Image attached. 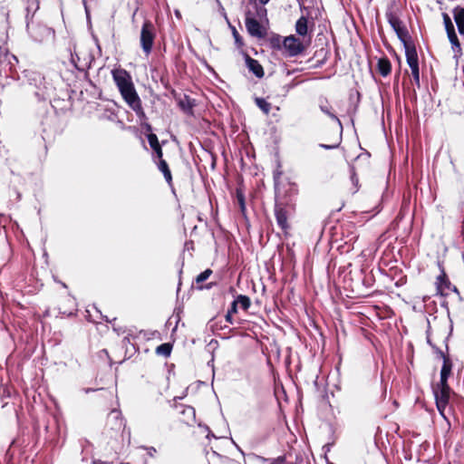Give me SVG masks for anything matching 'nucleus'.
Listing matches in <instances>:
<instances>
[{
	"label": "nucleus",
	"instance_id": "obj_4",
	"mask_svg": "<svg viewBox=\"0 0 464 464\" xmlns=\"http://www.w3.org/2000/svg\"><path fill=\"white\" fill-rule=\"evenodd\" d=\"M156 36L157 34L154 24L150 20H145L140 29V44L146 56L151 53Z\"/></svg>",
	"mask_w": 464,
	"mask_h": 464
},
{
	"label": "nucleus",
	"instance_id": "obj_15",
	"mask_svg": "<svg viewBox=\"0 0 464 464\" xmlns=\"http://www.w3.org/2000/svg\"><path fill=\"white\" fill-rule=\"evenodd\" d=\"M212 274L213 271L210 268H208L198 275L194 281L196 284V288L198 290L210 289L215 284L209 283L204 285L203 283L207 281Z\"/></svg>",
	"mask_w": 464,
	"mask_h": 464
},
{
	"label": "nucleus",
	"instance_id": "obj_27",
	"mask_svg": "<svg viewBox=\"0 0 464 464\" xmlns=\"http://www.w3.org/2000/svg\"><path fill=\"white\" fill-rule=\"evenodd\" d=\"M255 8H256V13L254 14V15L256 19L257 18H259L260 20H262L263 18L266 19L267 10L263 5H256Z\"/></svg>",
	"mask_w": 464,
	"mask_h": 464
},
{
	"label": "nucleus",
	"instance_id": "obj_7",
	"mask_svg": "<svg viewBox=\"0 0 464 464\" xmlns=\"http://www.w3.org/2000/svg\"><path fill=\"white\" fill-rule=\"evenodd\" d=\"M245 25L248 34L257 39H264L267 35V29L254 15L251 11L246 12Z\"/></svg>",
	"mask_w": 464,
	"mask_h": 464
},
{
	"label": "nucleus",
	"instance_id": "obj_48",
	"mask_svg": "<svg viewBox=\"0 0 464 464\" xmlns=\"http://www.w3.org/2000/svg\"><path fill=\"white\" fill-rule=\"evenodd\" d=\"M462 259H463V263H464V253L462 254Z\"/></svg>",
	"mask_w": 464,
	"mask_h": 464
},
{
	"label": "nucleus",
	"instance_id": "obj_34",
	"mask_svg": "<svg viewBox=\"0 0 464 464\" xmlns=\"http://www.w3.org/2000/svg\"><path fill=\"white\" fill-rule=\"evenodd\" d=\"M237 302H236L235 300L232 302L231 304V306L230 308L228 309L227 313L231 314H234L236 313H237Z\"/></svg>",
	"mask_w": 464,
	"mask_h": 464
},
{
	"label": "nucleus",
	"instance_id": "obj_6",
	"mask_svg": "<svg viewBox=\"0 0 464 464\" xmlns=\"http://www.w3.org/2000/svg\"><path fill=\"white\" fill-rule=\"evenodd\" d=\"M385 16L387 18L388 23L394 30L398 38L403 44H406L413 41L407 27L394 12H386Z\"/></svg>",
	"mask_w": 464,
	"mask_h": 464
},
{
	"label": "nucleus",
	"instance_id": "obj_23",
	"mask_svg": "<svg viewBox=\"0 0 464 464\" xmlns=\"http://www.w3.org/2000/svg\"><path fill=\"white\" fill-rule=\"evenodd\" d=\"M255 103L266 115H268L270 113L272 105L266 99L256 97L255 99Z\"/></svg>",
	"mask_w": 464,
	"mask_h": 464
},
{
	"label": "nucleus",
	"instance_id": "obj_21",
	"mask_svg": "<svg viewBox=\"0 0 464 464\" xmlns=\"http://www.w3.org/2000/svg\"><path fill=\"white\" fill-rule=\"evenodd\" d=\"M128 106L136 113L140 120H147V116L142 107V102L140 99L137 100L135 102Z\"/></svg>",
	"mask_w": 464,
	"mask_h": 464
},
{
	"label": "nucleus",
	"instance_id": "obj_8",
	"mask_svg": "<svg viewBox=\"0 0 464 464\" xmlns=\"http://www.w3.org/2000/svg\"><path fill=\"white\" fill-rule=\"evenodd\" d=\"M445 31L448 36V39L451 44V48L453 51H460L461 50V44L459 42V39L457 35L456 29L454 26V24L449 15L448 13H442L441 14Z\"/></svg>",
	"mask_w": 464,
	"mask_h": 464
},
{
	"label": "nucleus",
	"instance_id": "obj_11",
	"mask_svg": "<svg viewBox=\"0 0 464 464\" xmlns=\"http://www.w3.org/2000/svg\"><path fill=\"white\" fill-rule=\"evenodd\" d=\"M437 354L442 359V367L440 370V382H448L449 377L452 373L453 362L448 353L440 349H436Z\"/></svg>",
	"mask_w": 464,
	"mask_h": 464
},
{
	"label": "nucleus",
	"instance_id": "obj_35",
	"mask_svg": "<svg viewBox=\"0 0 464 464\" xmlns=\"http://www.w3.org/2000/svg\"><path fill=\"white\" fill-rule=\"evenodd\" d=\"M339 145V141H336L335 143H333V144H330V145H326V144H321L320 146L326 149V150H330V149H334V148H337Z\"/></svg>",
	"mask_w": 464,
	"mask_h": 464
},
{
	"label": "nucleus",
	"instance_id": "obj_19",
	"mask_svg": "<svg viewBox=\"0 0 464 464\" xmlns=\"http://www.w3.org/2000/svg\"><path fill=\"white\" fill-rule=\"evenodd\" d=\"M295 28L297 35L301 37H305L306 35H308V18L304 15H302L299 19H297Z\"/></svg>",
	"mask_w": 464,
	"mask_h": 464
},
{
	"label": "nucleus",
	"instance_id": "obj_13",
	"mask_svg": "<svg viewBox=\"0 0 464 464\" xmlns=\"http://www.w3.org/2000/svg\"><path fill=\"white\" fill-rule=\"evenodd\" d=\"M405 49L406 62L410 68H414L419 66V57L416 50V46L414 42L408 43L403 44Z\"/></svg>",
	"mask_w": 464,
	"mask_h": 464
},
{
	"label": "nucleus",
	"instance_id": "obj_22",
	"mask_svg": "<svg viewBox=\"0 0 464 464\" xmlns=\"http://www.w3.org/2000/svg\"><path fill=\"white\" fill-rule=\"evenodd\" d=\"M319 107H320V110L324 114H326L331 119L336 121L339 124H341V121L338 119V117L332 111V107H331V105L329 104V102H328V101L326 99L324 102H321Z\"/></svg>",
	"mask_w": 464,
	"mask_h": 464
},
{
	"label": "nucleus",
	"instance_id": "obj_45",
	"mask_svg": "<svg viewBox=\"0 0 464 464\" xmlns=\"http://www.w3.org/2000/svg\"><path fill=\"white\" fill-rule=\"evenodd\" d=\"M314 25V24L312 22L311 23V31L313 30Z\"/></svg>",
	"mask_w": 464,
	"mask_h": 464
},
{
	"label": "nucleus",
	"instance_id": "obj_37",
	"mask_svg": "<svg viewBox=\"0 0 464 464\" xmlns=\"http://www.w3.org/2000/svg\"><path fill=\"white\" fill-rule=\"evenodd\" d=\"M142 127L146 130V131L152 133V127L150 123H143Z\"/></svg>",
	"mask_w": 464,
	"mask_h": 464
},
{
	"label": "nucleus",
	"instance_id": "obj_2",
	"mask_svg": "<svg viewBox=\"0 0 464 464\" xmlns=\"http://www.w3.org/2000/svg\"><path fill=\"white\" fill-rule=\"evenodd\" d=\"M111 75L114 83L127 105H130L140 99L129 72L125 69H114L111 72Z\"/></svg>",
	"mask_w": 464,
	"mask_h": 464
},
{
	"label": "nucleus",
	"instance_id": "obj_1",
	"mask_svg": "<svg viewBox=\"0 0 464 464\" xmlns=\"http://www.w3.org/2000/svg\"><path fill=\"white\" fill-rule=\"evenodd\" d=\"M298 189L295 185H289L284 195H276L274 214L278 227L285 236H288L293 227L296 214V202L295 197Z\"/></svg>",
	"mask_w": 464,
	"mask_h": 464
},
{
	"label": "nucleus",
	"instance_id": "obj_25",
	"mask_svg": "<svg viewBox=\"0 0 464 464\" xmlns=\"http://www.w3.org/2000/svg\"><path fill=\"white\" fill-rule=\"evenodd\" d=\"M235 301L237 302V304H240L241 308L244 311H247L251 305L250 298L246 295H238L236 297Z\"/></svg>",
	"mask_w": 464,
	"mask_h": 464
},
{
	"label": "nucleus",
	"instance_id": "obj_24",
	"mask_svg": "<svg viewBox=\"0 0 464 464\" xmlns=\"http://www.w3.org/2000/svg\"><path fill=\"white\" fill-rule=\"evenodd\" d=\"M172 351V344L169 343H164L156 348V353L164 357H169Z\"/></svg>",
	"mask_w": 464,
	"mask_h": 464
},
{
	"label": "nucleus",
	"instance_id": "obj_39",
	"mask_svg": "<svg viewBox=\"0 0 464 464\" xmlns=\"http://www.w3.org/2000/svg\"><path fill=\"white\" fill-rule=\"evenodd\" d=\"M122 343L124 345L130 343V338L129 336H125L122 340Z\"/></svg>",
	"mask_w": 464,
	"mask_h": 464
},
{
	"label": "nucleus",
	"instance_id": "obj_38",
	"mask_svg": "<svg viewBox=\"0 0 464 464\" xmlns=\"http://www.w3.org/2000/svg\"><path fill=\"white\" fill-rule=\"evenodd\" d=\"M232 316H233V314H229V313H227V314H226V316H225L226 321H227V323H229L230 324H233V317H232Z\"/></svg>",
	"mask_w": 464,
	"mask_h": 464
},
{
	"label": "nucleus",
	"instance_id": "obj_42",
	"mask_svg": "<svg viewBox=\"0 0 464 464\" xmlns=\"http://www.w3.org/2000/svg\"><path fill=\"white\" fill-rule=\"evenodd\" d=\"M43 31H44V33H46L47 34H50V32H51L50 28H48V27H44V28H43Z\"/></svg>",
	"mask_w": 464,
	"mask_h": 464
},
{
	"label": "nucleus",
	"instance_id": "obj_49",
	"mask_svg": "<svg viewBox=\"0 0 464 464\" xmlns=\"http://www.w3.org/2000/svg\"><path fill=\"white\" fill-rule=\"evenodd\" d=\"M437 3H438V4H440L441 2H440V0H437Z\"/></svg>",
	"mask_w": 464,
	"mask_h": 464
},
{
	"label": "nucleus",
	"instance_id": "obj_32",
	"mask_svg": "<svg viewBox=\"0 0 464 464\" xmlns=\"http://www.w3.org/2000/svg\"><path fill=\"white\" fill-rule=\"evenodd\" d=\"M96 329L100 334H108L110 331L109 325L104 324H97Z\"/></svg>",
	"mask_w": 464,
	"mask_h": 464
},
{
	"label": "nucleus",
	"instance_id": "obj_18",
	"mask_svg": "<svg viewBox=\"0 0 464 464\" xmlns=\"http://www.w3.org/2000/svg\"><path fill=\"white\" fill-rule=\"evenodd\" d=\"M158 169L163 174L164 179L169 187L173 186V179L168 162L162 159L156 161Z\"/></svg>",
	"mask_w": 464,
	"mask_h": 464
},
{
	"label": "nucleus",
	"instance_id": "obj_5",
	"mask_svg": "<svg viewBox=\"0 0 464 464\" xmlns=\"http://www.w3.org/2000/svg\"><path fill=\"white\" fill-rule=\"evenodd\" d=\"M437 264L440 273L436 277L435 281L436 295L440 296H447L449 295L450 292H454L459 295L458 287L451 284L446 273L443 262L438 261Z\"/></svg>",
	"mask_w": 464,
	"mask_h": 464
},
{
	"label": "nucleus",
	"instance_id": "obj_26",
	"mask_svg": "<svg viewBox=\"0 0 464 464\" xmlns=\"http://www.w3.org/2000/svg\"><path fill=\"white\" fill-rule=\"evenodd\" d=\"M350 180L353 187L350 188V193L354 194L359 189V179L354 170L352 171Z\"/></svg>",
	"mask_w": 464,
	"mask_h": 464
},
{
	"label": "nucleus",
	"instance_id": "obj_41",
	"mask_svg": "<svg viewBox=\"0 0 464 464\" xmlns=\"http://www.w3.org/2000/svg\"><path fill=\"white\" fill-rule=\"evenodd\" d=\"M270 0H258V2L260 3V5H266Z\"/></svg>",
	"mask_w": 464,
	"mask_h": 464
},
{
	"label": "nucleus",
	"instance_id": "obj_44",
	"mask_svg": "<svg viewBox=\"0 0 464 464\" xmlns=\"http://www.w3.org/2000/svg\"><path fill=\"white\" fill-rule=\"evenodd\" d=\"M122 425V420L120 419L119 420V427H121Z\"/></svg>",
	"mask_w": 464,
	"mask_h": 464
},
{
	"label": "nucleus",
	"instance_id": "obj_3",
	"mask_svg": "<svg viewBox=\"0 0 464 464\" xmlns=\"http://www.w3.org/2000/svg\"><path fill=\"white\" fill-rule=\"evenodd\" d=\"M432 392L438 411L445 420L449 421L446 414V409L450 405L451 397L455 396L456 393L450 388L449 382H440L432 385Z\"/></svg>",
	"mask_w": 464,
	"mask_h": 464
},
{
	"label": "nucleus",
	"instance_id": "obj_14",
	"mask_svg": "<svg viewBox=\"0 0 464 464\" xmlns=\"http://www.w3.org/2000/svg\"><path fill=\"white\" fill-rule=\"evenodd\" d=\"M147 139H148L150 148L152 149V150L154 152V155H155L154 160L155 159H157V160H162L163 159V150H162L161 145L159 141L157 135L155 133H149L147 135Z\"/></svg>",
	"mask_w": 464,
	"mask_h": 464
},
{
	"label": "nucleus",
	"instance_id": "obj_46",
	"mask_svg": "<svg viewBox=\"0 0 464 464\" xmlns=\"http://www.w3.org/2000/svg\"><path fill=\"white\" fill-rule=\"evenodd\" d=\"M399 75H400L399 73H397V75H396V82H398V80H399Z\"/></svg>",
	"mask_w": 464,
	"mask_h": 464
},
{
	"label": "nucleus",
	"instance_id": "obj_43",
	"mask_svg": "<svg viewBox=\"0 0 464 464\" xmlns=\"http://www.w3.org/2000/svg\"><path fill=\"white\" fill-rule=\"evenodd\" d=\"M34 38H35L36 40H38L39 42H42V41H43V38H37V36H34Z\"/></svg>",
	"mask_w": 464,
	"mask_h": 464
},
{
	"label": "nucleus",
	"instance_id": "obj_31",
	"mask_svg": "<svg viewBox=\"0 0 464 464\" xmlns=\"http://www.w3.org/2000/svg\"><path fill=\"white\" fill-rule=\"evenodd\" d=\"M38 8H39V3L37 0H28V5L26 7L28 13L31 10L35 12Z\"/></svg>",
	"mask_w": 464,
	"mask_h": 464
},
{
	"label": "nucleus",
	"instance_id": "obj_12",
	"mask_svg": "<svg viewBox=\"0 0 464 464\" xmlns=\"http://www.w3.org/2000/svg\"><path fill=\"white\" fill-rule=\"evenodd\" d=\"M246 65L256 78H263L265 71L262 64L256 59L252 58L247 53H244Z\"/></svg>",
	"mask_w": 464,
	"mask_h": 464
},
{
	"label": "nucleus",
	"instance_id": "obj_28",
	"mask_svg": "<svg viewBox=\"0 0 464 464\" xmlns=\"http://www.w3.org/2000/svg\"><path fill=\"white\" fill-rule=\"evenodd\" d=\"M232 34H233V36H234V39H235V43L237 45V47L238 48L243 47L244 44H245L244 40H243L242 36L238 34V32L237 31V29L235 27H233Z\"/></svg>",
	"mask_w": 464,
	"mask_h": 464
},
{
	"label": "nucleus",
	"instance_id": "obj_29",
	"mask_svg": "<svg viewBox=\"0 0 464 464\" xmlns=\"http://www.w3.org/2000/svg\"><path fill=\"white\" fill-rule=\"evenodd\" d=\"M411 75H412V78H413V82L414 83L420 87V67H414V68H411Z\"/></svg>",
	"mask_w": 464,
	"mask_h": 464
},
{
	"label": "nucleus",
	"instance_id": "obj_17",
	"mask_svg": "<svg viewBox=\"0 0 464 464\" xmlns=\"http://www.w3.org/2000/svg\"><path fill=\"white\" fill-rule=\"evenodd\" d=\"M376 70L382 77H387L391 74L392 63L387 56L381 57L378 60Z\"/></svg>",
	"mask_w": 464,
	"mask_h": 464
},
{
	"label": "nucleus",
	"instance_id": "obj_10",
	"mask_svg": "<svg viewBox=\"0 0 464 464\" xmlns=\"http://www.w3.org/2000/svg\"><path fill=\"white\" fill-rule=\"evenodd\" d=\"M177 419L180 423L193 426L196 423V411L192 406L176 405Z\"/></svg>",
	"mask_w": 464,
	"mask_h": 464
},
{
	"label": "nucleus",
	"instance_id": "obj_20",
	"mask_svg": "<svg viewBox=\"0 0 464 464\" xmlns=\"http://www.w3.org/2000/svg\"><path fill=\"white\" fill-rule=\"evenodd\" d=\"M236 199L239 206L240 212L243 216H246V199H245V193L242 187H238L236 188Z\"/></svg>",
	"mask_w": 464,
	"mask_h": 464
},
{
	"label": "nucleus",
	"instance_id": "obj_40",
	"mask_svg": "<svg viewBox=\"0 0 464 464\" xmlns=\"http://www.w3.org/2000/svg\"><path fill=\"white\" fill-rule=\"evenodd\" d=\"M284 460H285V457H278L275 461L282 463V462H284Z\"/></svg>",
	"mask_w": 464,
	"mask_h": 464
},
{
	"label": "nucleus",
	"instance_id": "obj_36",
	"mask_svg": "<svg viewBox=\"0 0 464 464\" xmlns=\"http://www.w3.org/2000/svg\"><path fill=\"white\" fill-rule=\"evenodd\" d=\"M63 301H64V302H67V303H69V304H71V305H72V307H75V306H76L74 299H72L71 296H65V297L63 298Z\"/></svg>",
	"mask_w": 464,
	"mask_h": 464
},
{
	"label": "nucleus",
	"instance_id": "obj_30",
	"mask_svg": "<svg viewBox=\"0 0 464 464\" xmlns=\"http://www.w3.org/2000/svg\"><path fill=\"white\" fill-rule=\"evenodd\" d=\"M106 321L112 324L113 331L116 332L118 335L123 334L126 332L125 328H123L121 326L115 325L114 322L116 321V318H113L111 321H110L108 318H106Z\"/></svg>",
	"mask_w": 464,
	"mask_h": 464
},
{
	"label": "nucleus",
	"instance_id": "obj_47",
	"mask_svg": "<svg viewBox=\"0 0 464 464\" xmlns=\"http://www.w3.org/2000/svg\"><path fill=\"white\" fill-rule=\"evenodd\" d=\"M102 352L108 356V352L107 350H102Z\"/></svg>",
	"mask_w": 464,
	"mask_h": 464
},
{
	"label": "nucleus",
	"instance_id": "obj_9",
	"mask_svg": "<svg viewBox=\"0 0 464 464\" xmlns=\"http://www.w3.org/2000/svg\"><path fill=\"white\" fill-rule=\"evenodd\" d=\"M283 48L290 57L297 56L303 53L306 49V45H304L300 39L294 34L285 36L283 39Z\"/></svg>",
	"mask_w": 464,
	"mask_h": 464
},
{
	"label": "nucleus",
	"instance_id": "obj_33",
	"mask_svg": "<svg viewBox=\"0 0 464 464\" xmlns=\"http://www.w3.org/2000/svg\"><path fill=\"white\" fill-rule=\"evenodd\" d=\"M71 55H72V63L74 64L75 68L78 70H82V68H80V66L77 63V61H79V57H78V54L76 53V52L74 51V53H71Z\"/></svg>",
	"mask_w": 464,
	"mask_h": 464
},
{
	"label": "nucleus",
	"instance_id": "obj_16",
	"mask_svg": "<svg viewBox=\"0 0 464 464\" xmlns=\"http://www.w3.org/2000/svg\"><path fill=\"white\" fill-rule=\"evenodd\" d=\"M268 44L269 47L275 51H281L283 49V37L276 33L267 34L264 38Z\"/></svg>",
	"mask_w": 464,
	"mask_h": 464
}]
</instances>
